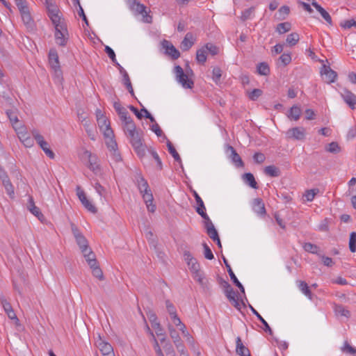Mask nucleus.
<instances>
[{
  "label": "nucleus",
  "instance_id": "obj_15",
  "mask_svg": "<svg viewBox=\"0 0 356 356\" xmlns=\"http://www.w3.org/2000/svg\"><path fill=\"white\" fill-rule=\"evenodd\" d=\"M17 8L21 14L22 19L24 24L27 26H31L33 24V19L29 9L27 6V3H25L19 6H17Z\"/></svg>",
  "mask_w": 356,
  "mask_h": 356
},
{
  "label": "nucleus",
  "instance_id": "obj_45",
  "mask_svg": "<svg viewBox=\"0 0 356 356\" xmlns=\"http://www.w3.org/2000/svg\"><path fill=\"white\" fill-rule=\"evenodd\" d=\"M302 248L306 252L318 254L319 248L315 244L311 243H304Z\"/></svg>",
  "mask_w": 356,
  "mask_h": 356
},
{
  "label": "nucleus",
  "instance_id": "obj_14",
  "mask_svg": "<svg viewBox=\"0 0 356 356\" xmlns=\"http://www.w3.org/2000/svg\"><path fill=\"white\" fill-rule=\"evenodd\" d=\"M105 138L106 145L109 149V151L112 153L113 158L115 161H119L120 159V156L118 152V145L114 140V134L113 131L111 136H104Z\"/></svg>",
  "mask_w": 356,
  "mask_h": 356
},
{
  "label": "nucleus",
  "instance_id": "obj_38",
  "mask_svg": "<svg viewBox=\"0 0 356 356\" xmlns=\"http://www.w3.org/2000/svg\"><path fill=\"white\" fill-rule=\"evenodd\" d=\"M250 310L257 317V318L261 322V323L264 326V331L268 332L269 334H272V330L270 327L268 323L266 320L259 314V312L251 305H250Z\"/></svg>",
  "mask_w": 356,
  "mask_h": 356
},
{
  "label": "nucleus",
  "instance_id": "obj_32",
  "mask_svg": "<svg viewBox=\"0 0 356 356\" xmlns=\"http://www.w3.org/2000/svg\"><path fill=\"white\" fill-rule=\"evenodd\" d=\"M195 39L191 33H187L181 43V48L184 51H188L194 44Z\"/></svg>",
  "mask_w": 356,
  "mask_h": 356
},
{
  "label": "nucleus",
  "instance_id": "obj_53",
  "mask_svg": "<svg viewBox=\"0 0 356 356\" xmlns=\"http://www.w3.org/2000/svg\"><path fill=\"white\" fill-rule=\"evenodd\" d=\"M222 76V71L221 70L216 67L213 69L212 71V79L216 83L218 84L220 83V78Z\"/></svg>",
  "mask_w": 356,
  "mask_h": 356
},
{
  "label": "nucleus",
  "instance_id": "obj_31",
  "mask_svg": "<svg viewBox=\"0 0 356 356\" xmlns=\"http://www.w3.org/2000/svg\"><path fill=\"white\" fill-rule=\"evenodd\" d=\"M205 227L207 229V233L209 235V236L214 241L215 239H217L219 236L218 234L217 230L216 229L213 224L211 221L210 218H209V220H205Z\"/></svg>",
  "mask_w": 356,
  "mask_h": 356
},
{
  "label": "nucleus",
  "instance_id": "obj_50",
  "mask_svg": "<svg viewBox=\"0 0 356 356\" xmlns=\"http://www.w3.org/2000/svg\"><path fill=\"white\" fill-rule=\"evenodd\" d=\"M3 185L6 191L7 194L9 195L10 198H14L15 197V191H14V187L13 184H11L10 179L8 181H4L3 182Z\"/></svg>",
  "mask_w": 356,
  "mask_h": 356
},
{
  "label": "nucleus",
  "instance_id": "obj_1",
  "mask_svg": "<svg viewBox=\"0 0 356 356\" xmlns=\"http://www.w3.org/2000/svg\"><path fill=\"white\" fill-rule=\"evenodd\" d=\"M136 181L148 211L154 213L156 211V205L153 204L154 197L147 181L140 175L136 176Z\"/></svg>",
  "mask_w": 356,
  "mask_h": 356
},
{
  "label": "nucleus",
  "instance_id": "obj_5",
  "mask_svg": "<svg viewBox=\"0 0 356 356\" xmlns=\"http://www.w3.org/2000/svg\"><path fill=\"white\" fill-rule=\"evenodd\" d=\"M79 158L83 161H88V167L93 171L97 172L99 170V165L98 158L95 154L91 153V152L83 149L81 152L79 154Z\"/></svg>",
  "mask_w": 356,
  "mask_h": 356
},
{
  "label": "nucleus",
  "instance_id": "obj_27",
  "mask_svg": "<svg viewBox=\"0 0 356 356\" xmlns=\"http://www.w3.org/2000/svg\"><path fill=\"white\" fill-rule=\"evenodd\" d=\"M252 209L257 215L264 216L266 213L264 203L260 198H256L252 202Z\"/></svg>",
  "mask_w": 356,
  "mask_h": 356
},
{
  "label": "nucleus",
  "instance_id": "obj_26",
  "mask_svg": "<svg viewBox=\"0 0 356 356\" xmlns=\"http://www.w3.org/2000/svg\"><path fill=\"white\" fill-rule=\"evenodd\" d=\"M193 279L199 283L204 289H209V282L202 270L192 273Z\"/></svg>",
  "mask_w": 356,
  "mask_h": 356
},
{
  "label": "nucleus",
  "instance_id": "obj_23",
  "mask_svg": "<svg viewBox=\"0 0 356 356\" xmlns=\"http://www.w3.org/2000/svg\"><path fill=\"white\" fill-rule=\"evenodd\" d=\"M193 195L195 197V201L197 202V207L196 208L197 213L202 216V218L204 220H209V216L206 213V208L204 204L203 200L200 197L196 191H194Z\"/></svg>",
  "mask_w": 356,
  "mask_h": 356
},
{
  "label": "nucleus",
  "instance_id": "obj_59",
  "mask_svg": "<svg viewBox=\"0 0 356 356\" xmlns=\"http://www.w3.org/2000/svg\"><path fill=\"white\" fill-rule=\"evenodd\" d=\"M204 47L206 49V51L212 56H215L218 53V48L212 43H207Z\"/></svg>",
  "mask_w": 356,
  "mask_h": 356
},
{
  "label": "nucleus",
  "instance_id": "obj_12",
  "mask_svg": "<svg viewBox=\"0 0 356 356\" xmlns=\"http://www.w3.org/2000/svg\"><path fill=\"white\" fill-rule=\"evenodd\" d=\"M129 3L130 8L136 13L141 14L145 22H151L152 17L147 15L146 7L143 4L138 2L136 0H129Z\"/></svg>",
  "mask_w": 356,
  "mask_h": 356
},
{
  "label": "nucleus",
  "instance_id": "obj_60",
  "mask_svg": "<svg viewBox=\"0 0 356 356\" xmlns=\"http://www.w3.org/2000/svg\"><path fill=\"white\" fill-rule=\"evenodd\" d=\"M279 61L281 62L283 65H287L291 62V54L289 53L282 54L279 58Z\"/></svg>",
  "mask_w": 356,
  "mask_h": 356
},
{
  "label": "nucleus",
  "instance_id": "obj_29",
  "mask_svg": "<svg viewBox=\"0 0 356 356\" xmlns=\"http://www.w3.org/2000/svg\"><path fill=\"white\" fill-rule=\"evenodd\" d=\"M236 352L240 356H251L250 350L242 343L241 339L239 337L236 339Z\"/></svg>",
  "mask_w": 356,
  "mask_h": 356
},
{
  "label": "nucleus",
  "instance_id": "obj_24",
  "mask_svg": "<svg viewBox=\"0 0 356 356\" xmlns=\"http://www.w3.org/2000/svg\"><path fill=\"white\" fill-rule=\"evenodd\" d=\"M162 45L163 49L165 50V54L170 56L173 59H177L180 56L179 51L172 45L170 42L168 40H163Z\"/></svg>",
  "mask_w": 356,
  "mask_h": 356
},
{
  "label": "nucleus",
  "instance_id": "obj_2",
  "mask_svg": "<svg viewBox=\"0 0 356 356\" xmlns=\"http://www.w3.org/2000/svg\"><path fill=\"white\" fill-rule=\"evenodd\" d=\"M129 140V143L131 144V146L134 149L137 155L140 158H143L145 155L147 147L143 144L142 140V132L137 131L135 133H132L131 134L127 136Z\"/></svg>",
  "mask_w": 356,
  "mask_h": 356
},
{
  "label": "nucleus",
  "instance_id": "obj_6",
  "mask_svg": "<svg viewBox=\"0 0 356 356\" xmlns=\"http://www.w3.org/2000/svg\"><path fill=\"white\" fill-rule=\"evenodd\" d=\"M174 72L176 80L183 88L191 89L193 87V81L189 77L188 74L184 72V70L181 66L176 65L175 67Z\"/></svg>",
  "mask_w": 356,
  "mask_h": 356
},
{
  "label": "nucleus",
  "instance_id": "obj_21",
  "mask_svg": "<svg viewBox=\"0 0 356 356\" xmlns=\"http://www.w3.org/2000/svg\"><path fill=\"white\" fill-rule=\"evenodd\" d=\"M97 347L104 356H115L112 346L101 338L97 341Z\"/></svg>",
  "mask_w": 356,
  "mask_h": 356
},
{
  "label": "nucleus",
  "instance_id": "obj_30",
  "mask_svg": "<svg viewBox=\"0 0 356 356\" xmlns=\"http://www.w3.org/2000/svg\"><path fill=\"white\" fill-rule=\"evenodd\" d=\"M89 266H94L97 263L96 256L91 248L83 250L81 252Z\"/></svg>",
  "mask_w": 356,
  "mask_h": 356
},
{
  "label": "nucleus",
  "instance_id": "obj_37",
  "mask_svg": "<svg viewBox=\"0 0 356 356\" xmlns=\"http://www.w3.org/2000/svg\"><path fill=\"white\" fill-rule=\"evenodd\" d=\"M299 290L309 300H312L313 295L309 289V286L305 281H297Z\"/></svg>",
  "mask_w": 356,
  "mask_h": 356
},
{
  "label": "nucleus",
  "instance_id": "obj_22",
  "mask_svg": "<svg viewBox=\"0 0 356 356\" xmlns=\"http://www.w3.org/2000/svg\"><path fill=\"white\" fill-rule=\"evenodd\" d=\"M226 152L227 154H229V158L232 160V161L235 164L236 167L243 166L244 164L241 158L232 146L227 145Z\"/></svg>",
  "mask_w": 356,
  "mask_h": 356
},
{
  "label": "nucleus",
  "instance_id": "obj_58",
  "mask_svg": "<svg viewBox=\"0 0 356 356\" xmlns=\"http://www.w3.org/2000/svg\"><path fill=\"white\" fill-rule=\"evenodd\" d=\"M318 191V190L317 189H311L307 191L304 195L305 200L308 202H312L314 199L315 195H316Z\"/></svg>",
  "mask_w": 356,
  "mask_h": 356
},
{
  "label": "nucleus",
  "instance_id": "obj_25",
  "mask_svg": "<svg viewBox=\"0 0 356 356\" xmlns=\"http://www.w3.org/2000/svg\"><path fill=\"white\" fill-rule=\"evenodd\" d=\"M321 74L325 76V81L327 83H333L335 81L337 74L332 70L329 66L323 65L321 70Z\"/></svg>",
  "mask_w": 356,
  "mask_h": 356
},
{
  "label": "nucleus",
  "instance_id": "obj_9",
  "mask_svg": "<svg viewBox=\"0 0 356 356\" xmlns=\"http://www.w3.org/2000/svg\"><path fill=\"white\" fill-rule=\"evenodd\" d=\"M45 6L52 23L58 22V20L62 19L56 0H46Z\"/></svg>",
  "mask_w": 356,
  "mask_h": 356
},
{
  "label": "nucleus",
  "instance_id": "obj_35",
  "mask_svg": "<svg viewBox=\"0 0 356 356\" xmlns=\"http://www.w3.org/2000/svg\"><path fill=\"white\" fill-rule=\"evenodd\" d=\"M81 124H83L87 135L92 140H96L97 132L91 126L90 120H81Z\"/></svg>",
  "mask_w": 356,
  "mask_h": 356
},
{
  "label": "nucleus",
  "instance_id": "obj_42",
  "mask_svg": "<svg viewBox=\"0 0 356 356\" xmlns=\"http://www.w3.org/2000/svg\"><path fill=\"white\" fill-rule=\"evenodd\" d=\"M264 172L266 175L272 177H277L280 175V171L279 168L275 165L266 166L264 169Z\"/></svg>",
  "mask_w": 356,
  "mask_h": 356
},
{
  "label": "nucleus",
  "instance_id": "obj_43",
  "mask_svg": "<svg viewBox=\"0 0 356 356\" xmlns=\"http://www.w3.org/2000/svg\"><path fill=\"white\" fill-rule=\"evenodd\" d=\"M299 40V34L298 33L294 32L287 35L286 42L289 46L293 47L295 46L298 42Z\"/></svg>",
  "mask_w": 356,
  "mask_h": 356
},
{
  "label": "nucleus",
  "instance_id": "obj_47",
  "mask_svg": "<svg viewBox=\"0 0 356 356\" xmlns=\"http://www.w3.org/2000/svg\"><path fill=\"white\" fill-rule=\"evenodd\" d=\"M92 273L93 276L99 279V280H102L104 279V275L102 270H101L100 267L99 266L98 264L96 263L94 266H90Z\"/></svg>",
  "mask_w": 356,
  "mask_h": 356
},
{
  "label": "nucleus",
  "instance_id": "obj_54",
  "mask_svg": "<svg viewBox=\"0 0 356 356\" xmlns=\"http://www.w3.org/2000/svg\"><path fill=\"white\" fill-rule=\"evenodd\" d=\"M349 249L351 252L356 251V232H353L350 234Z\"/></svg>",
  "mask_w": 356,
  "mask_h": 356
},
{
  "label": "nucleus",
  "instance_id": "obj_57",
  "mask_svg": "<svg viewBox=\"0 0 356 356\" xmlns=\"http://www.w3.org/2000/svg\"><path fill=\"white\" fill-rule=\"evenodd\" d=\"M13 129H15L18 138L21 137L22 135L26 134L27 132L26 128L22 123L15 124Z\"/></svg>",
  "mask_w": 356,
  "mask_h": 356
},
{
  "label": "nucleus",
  "instance_id": "obj_19",
  "mask_svg": "<svg viewBox=\"0 0 356 356\" xmlns=\"http://www.w3.org/2000/svg\"><path fill=\"white\" fill-rule=\"evenodd\" d=\"M26 208L39 220L42 221L44 219L40 208L35 206L33 198L31 196H29Z\"/></svg>",
  "mask_w": 356,
  "mask_h": 356
},
{
  "label": "nucleus",
  "instance_id": "obj_52",
  "mask_svg": "<svg viewBox=\"0 0 356 356\" xmlns=\"http://www.w3.org/2000/svg\"><path fill=\"white\" fill-rule=\"evenodd\" d=\"M334 312L337 315L345 316L346 318L350 316V312L342 305H336L334 307Z\"/></svg>",
  "mask_w": 356,
  "mask_h": 356
},
{
  "label": "nucleus",
  "instance_id": "obj_36",
  "mask_svg": "<svg viewBox=\"0 0 356 356\" xmlns=\"http://www.w3.org/2000/svg\"><path fill=\"white\" fill-rule=\"evenodd\" d=\"M312 4L316 9V10L319 12L322 17L329 24H332V18L330 14L323 7H321L318 3H317L316 1H312Z\"/></svg>",
  "mask_w": 356,
  "mask_h": 356
},
{
  "label": "nucleus",
  "instance_id": "obj_16",
  "mask_svg": "<svg viewBox=\"0 0 356 356\" xmlns=\"http://www.w3.org/2000/svg\"><path fill=\"white\" fill-rule=\"evenodd\" d=\"M184 259L186 262L191 273L200 270V264L189 252H184Z\"/></svg>",
  "mask_w": 356,
  "mask_h": 356
},
{
  "label": "nucleus",
  "instance_id": "obj_7",
  "mask_svg": "<svg viewBox=\"0 0 356 356\" xmlns=\"http://www.w3.org/2000/svg\"><path fill=\"white\" fill-rule=\"evenodd\" d=\"M95 115L98 127L104 136H111L113 130L111 127L109 120L104 115V113L100 109L97 108L95 111Z\"/></svg>",
  "mask_w": 356,
  "mask_h": 356
},
{
  "label": "nucleus",
  "instance_id": "obj_39",
  "mask_svg": "<svg viewBox=\"0 0 356 356\" xmlns=\"http://www.w3.org/2000/svg\"><path fill=\"white\" fill-rule=\"evenodd\" d=\"M243 181L252 188H257V184L253 175L250 172L245 173L243 176Z\"/></svg>",
  "mask_w": 356,
  "mask_h": 356
},
{
  "label": "nucleus",
  "instance_id": "obj_51",
  "mask_svg": "<svg viewBox=\"0 0 356 356\" xmlns=\"http://www.w3.org/2000/svg\"><path fill=\"white\" fill-rule=\"evenodd\" d=\"M167 147L168 149L170 152V154L172 156V157L175 159V160L177 162H181V158L179 155V154L177 152L175 148L173 147L172 144L168 141L167 143Z\"/></svg>",
  "mask_w": 356,
  "mask_h": 356
},
{
  "label": "nucleus",
  "instance_id": "obj_13",
  "mask_svg": "<svg viewBox=\"0 0 356 356\" xmlns=\"http://www.w3.org/2000/svg\"><path fill=\"white\" fill-rule=\"evenodd\" d=\"M76 195L78 196L79 200L83 207L88 210L90 212L95 213L97 212L96 207L92 204V203L87 198L86 193L79 186H76Z\"/></svg>",
  "mask_w": 356,
  "mask_h": 356
},
{
  "label": "nucleus",
  "instance_id": "obj_11",
  "mask_svg": "<svg viewBox=\"0 0 356 356\" xmlns=\"http://www.w3.org/2000/svg\"><path fill=\"white\" fill-rule=\"evenodd\" d=\"M72 232L74 237L75 238L76 242L82 252L83 250L90 248L88 241L82 233L79 230L74 224L71 225Z\"/></svg>",
  "mask_w": 356,
  "mask_h": 356
},
{
  "label": "nucleus",
  "instance_id": "obj_4",
  "mask_svg": "<svg viewBox=\"0 0 356 356\" xmlns=\"http://www.w3.org/2000/svg\"><path fill=\"white\" fill-rule=\"evenodd\" d=\"M49 63L54 72V76L57 81L62 80V71L60 70L58 55L56 49H50L49 52Z\"/></svg>",
  "mask_w": 356,
  "mask_h": 356
},
{
  "label": "nucleus",
  "instance_id": "obj_33",
  "mask_svg": "<svg viewBox=\"0 0 356 356\" xmlns=\"http://www.w3.org/2000/svg\"><path fill=\"white\" fill-rule=\"evenodd\" d=\"M224 262H225V266H226V267L227 268V271H228V273H229V275L230 276L231 280L236 284V286L239 288L241 291L243 293H245V289H244L243 286L238 281V280L236 277L235 274L234 273L233 270H232V268H231L230 265L228 264L227 261L225 258H224Z\"/></svg>",
  "mask_w": 356,
  "mask_h": 356
},
{
  "label": "nucleus",
  "instance_id": "obj_41",
  "mask_svg": "<svg viewBox=\"0 0 356 356\" xmlns=\"http://www.w3.org/2000/svg\"><path fill=\"white\" fill-rule=\"evenodd\" d=\"M19 140L22 143V144L26 147H31L34 145V138H32L28 131L24 135H22L21 137L19 138Z\"/></svg>",
  "mask_w": 356,
  "mask_h": 356
},
{
  "label": "nucleus",
  "instance_id": "obj_55",
  "mask_svg": "<svg viewBox=\"0 0 356 356\" xmlns=\"http://www.w3.org/2000/svg\"><path fill=\"white\" fill-rule=\"evenodd\" d=\"M168 330H169L170 335L171 338L172 339L175 344L178 343L179 341H181L179 334L177 332V331L172 326L169 325Z\"/></svg>",
  "mask_w": 356,
  "mask_h": 356
},
{
  "label": "nucleus",
  "instance_id": "obj_61",
  "mask_svg": "<svg viewBox=\"0 0 356 356\" xmlns=\"http://www.w3.org/2000/svg\"><path fill=\"white\" fill-rule=\"evenodd\" d=\"M6 114L12 124L13 127H14L15 124H18L20 123L17 115L15 114V113L13 111H7Z\"/></svg>",
  "mask_w": 356,
  "mask_h": 356
},
{
  "label": "nucleus",
  "instance_id": "obj_17",
  "mask_svg": "<svg viewBox=\"0 0 356 356\" xmlns=\"http://www.w3.org/2000/svg\"><path fill=\"white\" fill-rule=\"evenodd\" d=\"M340 95L344 102L352 108H356V95L350 90L343 88L340 92Z\"/></svg>",
  "mask_w": 356,
  "mask_h": 356
},
{
  "label": "nucleus",
  "instance_id": "obj_34",
  "mask_svg": "<svg viewBox=\"0 0 356 356\" xmlns=\"http://www.w3.org/2000/svg\"><path fill=\"white\" fill-rule=\"evenodd\" d=\"M302 111L299 106L293 105L286 113L289 119L297 121L300 119Z\"/></svg>",
  "mask_w": 356,
  "mask_h": 356
},
{
  "label": "nucleus",
  "instance_id": "obj_48",
  "mask_svg": "<svg viewBox=\"0 0 356 356\" xmlns=\"http://www.w3.org/2000/svg\"><path fill=\"white\" fill-rule=\"evenodd\" d=\"M257 72L260 75L266 76L270 73V68L266 63H260L257 65Z\"/></svg>",
  "mask_w": 356,
  "mask_h": 356
},
{
  "label": "nucleus",
  "instance_id": "obj_56",
  "mask_svg": "<svg viewBox=\"0 0 356 356\" xmlns=\"http://www.w3.org/2000/svg\"><path fill=\"white\" fill-rule=\"evenodd\" d=\"M122 77H123V83H124V86H126V88H127V90H129L130 94L131 95H134V90H133L131 83L128 73H125L122 76Z\"/></svg>",
  "mask_w": 356,
  "mask_h": 356
},
{
  "label": "nucleus",
  "instance_id": "obj_49",
  "mask_svg": "<svg viewBox=\"0 0 356 356\" xmlns=\"http://www.w3.org/2000/svg\"><path fill=\"white\" fill-rule=\"evenodd\" d=\"M341 350L349 355H355L356 354V348L351 346L348 341H345L341 348Z\"/></svg>",
  "mask_w": 356,
  "mask_h": 356
},
{
  "label": "nucleus",
  "instance_id": "obj_10",
  "mask_svg": "<svg viewBox=\"0 0 356 356\" xmlns=\"http://www.w3.org/2000/svg\"><path fill=\"white\" fill-rule=\"evenodd\" d=\"M287 139L304 140L306 138V129L302 127H296L288 129L285 133Z\"/></svg>",
  "mask_w": 356,
  "mask_h": 356
},
{
  "label": "nucleus",
  "instance_id": "obj_8",
  "mask_svg": "<svg viewBox=\"0 0 356 356\" xmlns=\"http://www.w3.org/2000/svg\"><path fill=\"white\" fill-rule=\"evenodd\" d=\"M32 135L45 154L50 159H54L55 154L50 149L49 143L44 140V137L37 130H33Z\"/></svg>",
  "mask_w": 356,
  "mask_h": 356
},
{
  "label": "nucleus",
  "instance_id": "obj_28",
  "mask_svg": "<svg viewBox=\"0 0 356 356\" xmlns=\"http://www.w3.org/2000/svg\"><path fill=\"white\" fill-rule=\"evenodd\" d=\"M225 296L232 305L238 309H241V303L237 298V294L234 290L231 288L227 291H225Z\"/></svg>",
  "mask_w": 356,
  "mask_h": 356
},
{
  "label": "nucleus",
  "instance_id": "obj_40",
  "mask_svg": "<svg viewBox=\"0 0 356 356\" xmlns=\"http://www.w3.org/2000/svg\"><path fill=\"white\" fill-rule=\"evenodd\" d=\"M113 107L119 115L120 120L126 118V117L129 116L127 109L122 106L119 102H115L113 103Z\"/></svg>",
  "mask_w": 356,
  "mask_h": 356
},
{
  "label": "nucleus",
  "instance_id": "obj_20",
  "mask_svg": "<svg viewBox=\"0 0 356 356\" xmlns=\"http://www.w3.org/2000/svg\"><path fill=\"white\" fill-rule=\"evenodd\" d=\"M0 301L4 312L8 315V317L11 320H15L17 322L19 321L10 303L6 299V298L1 296L0 297Z\"/></svg>",
  "mask_w": 356,
  "mask_h": 356
},
{
  "label": "nucleus",
  "instance_id": "obj_63",
  "mask_svg": "<svg viewBox=\"0 0 356 356\" xmlns=\"http://www.w3.org/2000/svg\"><path fill=\"white\" fill-rule=\"evenodd\" d=\"M326 150L331 153H338L340 152V147L337 143L332 142L327 145Z\"/></svg>",
  "mask_w": 356,
  "mask_h": 356
},
{
  "label": "nucleus",
  "instance_id": "obj_44",
  "mask_svg": "<svg viewBox=\"0 0 356 356\" xmlns=\"http://www.w3.org/2000/svg\"><path fill=\"white\" fill-rule=\"evenodd\" d=\"M207 51H206V49L204 47L199 49L196 53L197 61L200 63H204L207 60Z\"/></svg>",
  "mask_w": 356,
  "mask_h": 356
},
{
  "label": "nucleus",
  "instance_id": "obj_3",
  "mask_svg": "<svg viewBox=\"0 0 356 356\" xmlns=\"http://www.w3.org/2000/svg\"><path fill=\"white\" fill-rule=\"evenodd\" d=\"M55 26V39L58 44L65 46L68 39V31L63 19L53 23Z\"/></svg>",
  "mask_w": 356,
  "mask_h": 356
},
{
  "label": "nucleus",
  "instance_id": "obj_62",
  "mask_svg": "<svg viewBox=\"0 0 356 356\" xmlns=\"http://www.w3.org/2000/svg\"><path fill=\"white\" fill-rule=\"evenodd\" d=\"M341 26L345 29H349L352 27L356 28V20L353 19L345 20L341 23Z\"/></svg>",
  "mask_w": 356,
  "mask_h": 356
},
{
  "label": "nucleus",
  "instance_id": "obj_18",
  "mask_svg": "<svg viewBox=\"0 0 356 356\" xmlns=\"http://www.w3.org/2000/svg\"><path fill=\"white\" fill-rule=\"evenodd\" d=\"M121 121L122 129L127 136L138 131L135 123L129 115L126 117V118L121 120Z\"/></svg>",
  "mask_w": 356,
  "mask_h": 356
},
{
  "label": "nucleus",
  "instance_id": "obj_46",
  "mask_svg": "<svg viewBox=\"0 0 356 356\" xmlns=\"http://www.w3.org/2000/svg\"><path fill=\"white\" fill-rule=\"evenodd\" d=\"M291 29V24L289 22H283L277 24L276 31L280 34L285 33L289 31Z\"/></svg>",
  "mask_w": 356,
  "mask_h": 356
},
{
  "label": "nucleus",
  "instance_id": "obj_64",
  "mask_svg": "<svg viewBox=\"0 0 356 356\" xmlns=\"http://www.w3.org/2000/svg\"><path fill=\"white\" fill-rule=\"evenodd\" d=\"M262 95V91L260 89H254L248 93V97L252 101L257 100Z\"/></svg>",
  "mask_w": 356,
  "mask_h": 356
}]
</instances>
